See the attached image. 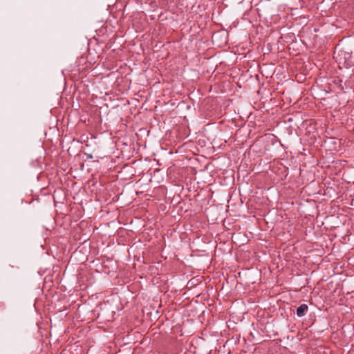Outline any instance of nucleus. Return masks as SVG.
I'll return each instance as SVG.
<instances>
[{"label":"nucleus","instance_id":"nucleus-1","mask_svg":"<svg viewBox=\"0 0 354 354\" xmlns=\"http://www.w3.org/2000/svg\"><path fill=\"white\" fill-rule=\"evenodd\" d=\"M308 309V307L306 304H303L300 305L297 309V315L300 317H303L307 312Z\"/></svg>","mask_w":354,"mask_h":354}]
</instances>
